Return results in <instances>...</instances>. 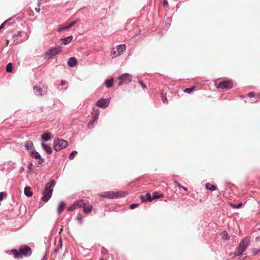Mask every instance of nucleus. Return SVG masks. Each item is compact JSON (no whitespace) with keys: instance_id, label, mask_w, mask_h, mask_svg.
Masks as SVG:
<instances>
[{"instance_id":"nucleus-55","label":"nucleus","mask_w":260,"mask_h":260,"mask_svg":"<svg viewBox=\"0 0 260 260\" xmlns=\"http://www.w3.org/2000/svg\"><path fill=\"white\" fill-rule=\"evenodd\" d=\"M35 10H36L37 12H40V8H35Z\"/></svg>"},{"instance_id":"nucleus-32","label":"nucleus","mask_w":260,"mask_h":260,"mask_svg":"<svg viewBox=\"0 0 260 260\" xmlns=\"http://www.w3.org/2000/svg\"><path fill=\"white\" fill-rule=\"evenodd\" d=\"M230 205L233 208L237 209L241 208L243 206V204L240 203L237 205H236L233 203H230Z\"/></svg>"},{"instance_id":"nucleus-26","label":"nucleus","mask_w":260,"mask_h":260,"mask_svg":"<svg viewBox=\"0 0 260 260\" xmlns=\"http://www.w3.org/2000/svg\"><path fill=\"white\" fill-rule=\"evenodd\" d=\"M30 156L36 159H38L41 156L40 154L37 152L36 149L32 150V151L30 152Z\"/></svg>"},{"instance_id":"nucleus-56","label":"nucleus","mask_w":260,"mask_h":260,"mask_svg":"<svg viewBox=\"0 0 260 260\" xmlns=\"http://www.w3.org/2000/svg\"><path fill=\"white\" fill-rule=\"evenodd\" d=\"M139 35H140V32L139 34H138L137 35H136L135 36H133L132 38L136 37V36H139Z\"/></svg>"},{"instance_id":"nucleus-1","label":"nucleus","mask_w":260,"mask_h":260,"mask_svg":"<svg viewBox=\"0 0 260 260\" xmlns=\"http://www.w3.org/2000/svg\"><path fill=\"white\" fill-rule=\"evenodd\" d=\"M10 253L14 255L15 258H19L22 256H27L30 255L31 249L30 247L27 245H23L19 247V251L15 249H13L10 251Z\"/></svg>"},{"instance_id":"nucleus-18","label":"nucleus","mask_w":260,"mask_h":260,"mask_svg":"<svg viewBox=\"0 0 260 260\" xmlns=\"http://www.w3.org/2000/svg\"><path fill=\"white\" fill-rule=\"evenodd\" d=\"M24 147L26 150H30V152L32 151V150L35 149L32 142L30 141H26L24 144Z\"/></svg>"},{"instance_id":"nucleus-15","label":"nucleus","mask_w":260,"mask_h":260,"mask_svg":"<svg viewBox=\"0 0 260 260\" xmlns=\"http://www.w3.org/2000/svg\"><path fill=\"white\" fill-rule=\"evenodd\" d=\"M41 146L47 154H51L52 153V149L50 146L42 143Z\"/></svg>"},{"instance_id":"nucleus-10","label":"nucleus","mask_w":260,"mask_h":260,"mask_svg":"<svg viewBox=\"0 0 260 260\" xmlns=\"http://www.w3.org/2000/svg\"><path fill=\"white\" fill-rule=\"evenodd\" d=\"M110 99L101 98L96 103V106L101 108H107L110 103Z\"/></svg>"},{"instance_id":"nucleus-57","label":"nucleus","mask_w":260,"mask_h":260,"mask_svg":"<svg viewBox=\"0 0 260 260\" xmlns=\"http://www.w3.org/2000/svg\"><path fill=\"white\" fill-rule=\"evenodd\" d=\"M238 260H242L240 257H239Z\"/></svg>"},{"instance_id":"nucleus-51","label":"nucleus","mask_w":260,"mask_h":260,"mask_svg":"<svg viewBox=\"0 0 260 260\" xmlns=\"http://www.w3.org/2000/svg\"><path fill=\"white\" fill-rule=\"evenodd\" d=\"M66 84L67 82L65 80H61L59 84V86H63L66 85Z\"/></svg>"},{"instance_id":"nucleus-58","label":"nucleus","mask_w":260,"mask_h":260,"mask_svg":"<svg viewBox=\"0 0 260 260\" xmlns=\"http://www.w3.org/2000/svg\"><path fill=\"white\" fill-rule=\"evenodd\" d=\"M101 260H104L103 259H101Z\"/></svg>"},{"instance_id":"nucleus-54","label":"nucleus","mask_w":260,"mask_h":260,"mask_svg":"<svg viewBox=\"0 0 260 260\" xmlns=\"http://www.w3.org/2000/svg\"><path fill=\"white\" fill-rule=\"evenodd\" d=\"M47 256L46 254H45L41 260H47Z\"/></svg>"},{"instance_id":"nucleus-29","label":"nucleus","mask_w":260,"mask_h":260,"mask_svg":"<svg viewBox=\"0 0 260 260\" xmlns=\"http://www.w3.org/2000/svg\"><path fill=\"white\" fill-rule=\"evenodd\" d=\"M163 196L162 194H160L158 192L155 191L152 194V200L157 199L161 198Z\"/></svg>"},{"instance_id":"nucleus-33","label":"nucleus","mask_w":260,"mask_h":260,"mask_svg":"<svg viewBox=\"0 0 260 260\" xmlns=\"http://www.w3.org/2000/svg\"><path fill=\"white\" fill-rule=\"evenodd\" d=\"M194 89L195 87L194 86H192L190 88H187L184 89V92L190 94L192 92L193 90H194Z\"/></svg>"},{"instance_id":"nucleus-34","label":"nucleus","mask_w":260,"mask_h":260,"mask_svg":"<svg viewBox=\"0 0 260 260\" xmlns=\"http://www.w3.org/2000/svg\"><path fill=\"white\" fill-rule=\"evenodd\" d=\"M96 121H97V120H94V119H93V118H92V119H91V120L89 121V122L88 123V124H87V127H88V128H92V127H93V125L94 123L95 122H96Z\"/></svg>"},{"instance_id":"nucleus-30","label":"nucleus","mask_w":260,"mask_h":260,"mask_svg":"<svg viewBox=\"0 0 260 260\" xmlns=\"http://www.w3.org/2000/svg\"><path fill=\"white\" fill-rule=\"evenodd\" d=\"M77 23V20H74V21H73L72 22L69 23L65 26L66 29L67 30V29L71 28Z\"/></svg>"},{"instance_id":"nucleus-17","label":"nucleus","mask_w":260,"mask_h":260,"mask_svg":"<svg viewBox=\"0 0 260 260\" xmlns=\"http://www.w3.org/2000/svg\"><path fill=\"white\" fill-rule=\"evenodd\" d=\"M52 134L51 133L47 132L44 133L41 136L42 140L44 142H47L49 141L51 139Z\"/></svg>"},{"instance_id":"nucleus-50","label":"nucleus","mask_w":260,"mask_h":260,"mask_svg":"<svg viewBox=\"0 0 260 260\" xmlns=\"http://www.w3.org/2000/svg\"><path fill=\"white\" fill-rule=\"evenodd\" d=\"M163 6L165 7L168 6V2L167 0H164L162 2Z\"/></svg>"},{"instance_id":"nucleus-25","label":"nucleus","mask_w":260,"mask_h":260,"mask_svg":"<svg viewBox=\"0 0 260 260\" xmlns=\"http://www.w3.org/2000/svg\"><path fill=\"white\" fill-rule=\"evenodd\" d=\"M82 207L83 208V211L85 213H90L92 211V205L86 206L85 202H84V205Z\"/></svg>"},{"instance_id":"nucleus-47","label":"nucleus","mask_w":260,"mask_h":260,"mask_svg":"<svg viewBox=\"0 0 260 260\" xmlns=\"http://www.w3.org/2000/svg\"><path fill=\"white\" fill-rule=\"evenodd\" d=\"M38 159H39L38 163L39 164L41 165L43 163L44 159L42 157H41V156H40V158H38Z\"/></svg>"},{"instance_id":"nucleus-40","label":"nucleus","mask_w":260,"mask_h":260,"mask_svg":"<svg viewBox=\"0 0 260 260\" xmlns=\"http://www.w3.org/2000/svg\"><path fill=\"white\" fill-rule=\"evenodd\" d=\"M67 30L65 26L60 25L57 29V31L61 32L63 30Z\"/></svg>"},{"instance_id":"nucleus-3","label":"nucleus","mask_w":260,"mask_h":260,"mask_svg":"<svg viewBox=\"0 0 260 260\" xmlns=\"http://www.w3.org/2000/svg\"><path fill=\"white\" fill-rule=\"evenodd\" d=\"M62 51V47L58 46L48 49L45 53V59H49L54 56L59 54Z\"/></svg>"},{"instance_id":"nucleus-37","label":"nucleus","mask_w":260,"mask_h":260,"mask_svg":"<svg viewBox=\"0 0 260 260\" xmlns=\"http://www.w3.org/2000/svg\"><path fill=\"white\" fill-rule=\"evenodd\" d=\"M251 252L254 255H257L260 252V248L258 249L253 248L251 250Z\"/></svg>"},{"instance_id":"nucleus-28","label":"nucleus","mask_w":260,"mask_h":260,"mask_svg":"<svg viewBox=\"0 0 260 260\" xmlns=\"http://www.w3.org/2000/svg\"><path fill=\"white\" fill-rule=\"evenodd\" d=\"M92 114L93 115V119L97 120L99 116V110L98 109H93Z\"/></svg>"},{"instance_id":"nucleus-41","label":"nucleus","mask_w":260,"mask_h":260,"mask_svg":"<svg viewBox=\"0 0 260 260\" xmlns=\"http://www.w3.org/2000/svg\"><path fill=\"white\" fill-rule=\"evenodd\" d=\"M7 194L4 192H0V201H2L5 197H6Z\"/></svg>"},{"instance_id":"nucleus-5","label":"nucleus","mask_w":260,"mask_h":260,"mask_svg":"<svg viewBox=\"0 0 260 260\" xmlns=\"http://www.w3.org/2000/svg\"><path fill=\"white\" fill-rule=\"evenodd\" d=\"M69 145L68 142L66 140L60 139H56L54 140L53 149L55 151H58L65 148Z\"/></svg>"},{"instance_id":"nucleus-6","label":"nucleus","mask_w":260,"mask_h":260,"mask_svg":"<svg viewBox=\"0 0 260 260\" xmlns=\"http://www.w3.org/2000/svg\"><path fill=\"white\" fill-rule=\"evenodd\" d=\"M124 193L122 192L106 191L100 195L103 197L108 199H118L124 197Z\"/></svg>"},{"instance_id":"nucleus-53","label":"nucleus","mask_w":260,"mask_h":260,"mask_svg":"<svg viewBox=\"0 0 260 260\" xmlns=\"http://www.w3.org/2000/svg\"><path fill=\"white\" fill-rule=\"evenodd\" d=\"M181 188L182 189H183L184 191H187V190H188L187 188H186V187H184V186H183L182 185V186L181 187Z\"/></svg>"},{"instance_id":"nucleus-20","label":"nucleus","mask_w":260,"mask_h":260,"mask_svg":"<svg viewBox=\"0 0 260 260\" xmlns=\"http://www.w3.org/2000/svg\"><path fill=\"white\" fill-rule=\"evenodd\" d=\"M73 37L72 36L61 38L60 41L62 42V44L68 45L73 39Z\"/></svg>"},{"instance_id":"nucleus-43","label":"nucleus","mask_w":260,"mask_h":260,"mask_svg":"<svg viewBox=\"0 0 260 260\" xmlns=\"http://www.w3.org/2000/svg\"><path fill=\"white\" fill-rule=\"evenodd\" d=\"M32 162H30V163H28V165H27V168L28 169V172H30L32 171Z\"/></svg>"},{"instance_id":"nucleus-16","label":"nucleus","mask_w":260,"mask_h":260,"mask_svg":"<svg viewBox=\"0 0 260 260\" xmlns=\"http://www.w3.org/2000/svg\"><path fill=\"white\" fill-rule=\"evenodd\" d=\"M244 251L241 249L239 247H237L235 251L234 254L236 256H244L243 259H244L246 256V253H243Z\"/></svg>"},{"instance_id":"nucleus-21","label":"nucleus","mask_w":260,"mask_h":260,"mask_svg":"<svg viewBox=\"0 0 260 260\" xmlns=\"http://www.w3.org/2000/svg\"><path fill=\"white\" fill-rule=\"evenodd\" d=\"M55 183L56 181L54 180H51L46 184L45 189L47 190L53 189L52 187L54 186Z\"/></svg>"},{"instance_id":"nucleus-2","label":"nucleus","mask_w":260,"mask_h":260,"mask_svg":"<svg viewBox=\"0 0 260 260\" xmlns=\"http://www.w3.org/2000/svg\"><path fill=\"white\" fill-rule=\"evenodd\" d=\"M47 87L43 84H37L33 88V91L35 95L37 96H43L47 93Z\"/></svg>"},{"instance_id":"nucleus-38","label":"nucleus","mask_w":260,"mask_h":260,"mask_svg":"<svg viewBox=\"0 0 260 260\" xmlns=\"http://www.w3.org/2000/svg\"><path fill=\"white\" fill-rule=\"evenodd\" d=\"M222 239H224L225 240H227L229 238L227 232L226 231H225L222 232Z\"/></svg>"},{"instance_id":"nucleus-7","label":"nucleus","mask_w":260,"mask_h":260,"mask_svg":"<svg viewBox=\"0 0 260 260\" xmlns=\"http://www.w3.org/2000/svg\"><path fill=\"white\" fill-rule=\"evenodd\" d=\"M119 82L118 84V86H121L124 84H128L130 83L132 80V76L128 73H124L122 74L118 77Z\"/></svg>"},{"instance_id":"nucleus-27","label":"nucleus","mask_w":260,"mask_h":260,"mask_svg":"<svg viewBox=\"0 0 260 260\" xmlns=\"http://www.w3.org/2000/svg\"><path fill=\"white\" fill-rule=\"evenodd\" d=\"M113 78H111L110 79L106 80L105 82V86L108 88H111L113 86Z\"/></svg>"},{"instance_id":"nucleus-24","label":"nucleus","mask_w":260,"mask_h":260,"mask_svg":"<svg viewBox=\"0 0 260 260\" xmlns=\"http://www.w3.org/2000/svg\"><path fill=\"white\" fill-rule=\"evenodd\" d=\"M66 203L63 201H61L57 208V213L60 214L62 210L65 208Z\"/></svg>"},{"instance_id":"nucleus-45","label":"nucleus","mask_w":260,"mask_h":260,"mask_svg":"<svg viewBox=\"0 0 260 260\" xmlns=\"http://www.w3.org/2000/svg\"><path fill=\"white\" fill-rule=\"evenodd\" d=\"M138 83L142 86L143 89H147L146 85L143 83L142 81H139Z\"/></svg>"},{"instance_id":"nucleus-49","label":"nucleus","mask_w":260,"mask_h":260,"mask_svg":"<svg viewBox=\"0 0 260 260\" xmlns=\"http://www.w3.org/2000/svg\"><path fill=\"white\" fill-rule=\"evenodd\" d=\"M59 247H56L54 250H53V253L54 254V255H56L58 251H59Z\"/></svg>"},{"instance_id":"nucleus-23","label":"nucleus","mask_w":260,"mask_h":260,"mask_svg":"<svg viewBox=\"0 0 260 260\" xmlns=\"http://www.w3.org/2000/svg\"><path fill=\"white\" fill-rule=\"evenodd\" d=\"M205 186L207 189L212 191H215L217 189V187L215 185L212 184L210 183H207Z\"/></svg>"},{"instance_id":"nucleus-13","label":"nucleus","mask_w":260,"mask_h":260,"mask_svg":"<svg viewBox=\"0 0 260 260\" xmlns=\"http://www.w3.org/2000/svg\"><path fill=\"white\" fill-rule=\"evenodd\" d=\"M140 199L142 202H150L152 201V197L149 192H147L145 196L141 195Z\"/></svg>"},{"instance_id":"nucleus-22","label":"nucleus","mask_w":260,"mask_h":260,"mask_svg":"<svg viewBox=\"0 0 260 260\" xmlns=\"http://www.w3.org/2000/svg\"><path fill=\"white\" fill-rule=\"evenodd\" d=\"M24 194L27 197H30L32 196V192L31 190V188L29 186H26L24 189Z\"/></svg>"},{"instance_id":"nucleus-39","label":"nucleus","mask_w":260,"mask_h":260,"mask_svg":"<svg viewBox=\"0 0 260 260\" xmlns=\"http://www.w3.org/2000/svg\"><path fill=\"white\" fill-rule=\"evenodd\" d=\"M170 22H171L170 19L169 18L168 19V22H166L165 24L164 25L165 29H168L169 28V27L170 26Z\"/></svg>"},{"instance_id":"nucleus-46","label":"nucleus","mask_w":260,"mask_h":260,"mask_svg":"<svg viewBox=\"0 0 260 260\" xmlns=\"http://www.w3.org/2000/svg\"><path fill=\"white\" fill-rule=\"evenodd\" d=\"M162 101L164 103L168 104V100L166 96L162 94Z\"/></svg>"},{"instance_id":"nucleus-4","label":"nucleus","mask_w":260,"mask_h":260,"mask_svg":"<svg viewBox=\"0 0 260 260\" xmlns=\"http://www.w3.org/2000/svg\"><path fill=\"white\" fill-rule=\"evenodd\" d=\"M126 50V46L124 44H120L113 47L111 51V57L112 59L122 54Z\"/></svg>"},{"instance_id":"nucleus-44","label":"nucleus","mask_w":260,"mask_h":260,"mask_svg":"<svg viewBox=\"0 0 260 260\" xmlns=\"http://www.w3.org/2000/svg\"><path fill=\"white\" fill-rule=\"evenodd\" d=\"M77 219L80 224H82V218L80 214H78L77 216Z\"/></svg>"},{"instance_id":"nucleus-36","label":"nucleus","mask_w":260,"mask_h":260,"mask_svg":"<svg viewBox=\"0 0 260 260\" xmlns=\"http://www.w3.org/2000/svg\"><path fill=\"white\" fill-rule=\"evenodd\" d=\"M21 36V32L18 31L16 34L13 35V39L14 40H17L18 38Z\"/></svg>"},{"instance_id":"nucleus-52","label":"nucleus","mask_w":260,"mask_h":260,"mask_svg":"<svg viewBox=\"0 0 260 260\" xmlns=\"http://www.w3.org/2000/svg\"><path fill=\"white\" fill-rule=\"evenodd\" d=\"M174 182L175 183V184L178 186L180 188H181V187L182 186V185L179 183L178 182H177V181H175Z\"/></svg>"},{"instance_id":"nucleus-8","label":"nucleus","mask_w":260,"mask_h":260,"mask_svg":"<svg viewBox=\"0 0 260 260\" xmlns=\"http://www.w3.org/2000/svg\"><path fill=\"white\" fill-rule=\"evenodd\" d=\"M233 87L232 80H228L221 81L217 86V88L228 90Z\"/></svg>"},{"instance_id":"nucleus-42","label":"nucleus","mask_w":260,"mask_h":260,"mask_svg":"<svg viewBox=\"0 0 260 260\" xmlns=\"http://www.w3.org/2000/svg\"><path fill=\"white\" fill-rule=\"evenodd\" d=\"M138 206H139V204H137V203L132 204L129 206V209H134L136 208L137 207H138Z\"/></svg>"},{"instance_id":"nucleus-19","label":"nucleus","mask_w":260,"mask_h":260,"mask_svg":"<svg viewBox=\"0 0 260 260\" xmlns=\"http://www.w3.org/2000/svg\"><path fill=\"white\" fill-rule=\"evenodd\" d=\"M77 63V59L74 57H70L68 61V65L70 67H75Z\"/></svg>"},{"instance_id":"nucleus-12","label":"nucleus","mask_w":260,"mask_h":260,"mask_svg":"<svg viewBox=\"0 0 260 260\" xmlns=\"http://www.w3.org/2000/svg\"><path fill=\"white\" fill-rule=\"evenodd\" d=\"M250 244L249 240L248 238H243L239 243L238 247H239L243 251H245L248 248Z\"/></svg>"},{"instance_id":"nucleus-31","label":"nucleus","mask_w":260,"mask_h":260,"mask_svg":"<svg viewBox=\"0 0 260 260\" xmlns=\"http://www.w3.org/2000/svg\"><path fill=\"white\" fill-rule=\"evenodd\" d=\"M6 70L8 73H11L13 70V64L11 62L9 63L7 65Z\"/></svg>"},{"instance_id":"nucleus-11","label":"nucleus","mask_w":260,"mask_h":260,"mask_svg":"<svg viewBox=\"0 0 260 260\" xmlns=\"http://www.w3.org/2000/svg\"><path fill=\"white\" fill-rule=\"evenodd\" d=\"M53 189H44L42 192L43 197L41 200L44 202H47L52 196Z\"/></svg>"},{"instance_id":"nucleus-14","label":"nucleus","mask_w":260,"mask_h":260,"mask_svg":"<svg viewBox=\"0 0 260 260\" xmlns=\"http://www.w3.org/2000/svg\"><path fill=\"white\" fill-rule=\"evenodd\" d=\"M247 96L249 98H253V97H256V100H252L251 101V103H255L257 102L259 100H260V94H255L253 92H249L247 94Z\"/></svg>"},{"instance_id":"nucleus-48","label":"nucleus","mask_w":260,"mask_h":260,"mask_svg":"<svg viewBox=\"0 0 260 260\" xmlns=\"http://www.w3.org/2000/svg\"><path fill=\"white\" fill-rule=\"evenodd\" d=\"M10 19H8L7 20H6L5 21H4L1 25H0V29H1L2 28H3L4 26V25L7 23V22L10 20Z\"/></svg>"},{"instance_id":"nucleus-35","label":"nucleus","mask_w":260,"mask_h":260,"mask_svg":"<svg viewBox=\"0 0 260 260\" xmlns=\"http://www.w3.org/2000/svg\"><path fill=\"white\" fill-rule=\"evenodd\" d=\"M77 154V151H73L69 155V158L70 160H72L74 158L75 156Z\"/></svg>"},{"instance_id":"nucleus-9","label":"nucleus","mask_w":260,"mask_h":260,"mask_svg":"<svg viewBox=\"0 0 260 260\" xmlns=\"http://www.w3.org/2000/svg\"><path fill=\"white\" fill-rule=\"evenodd\" d=\"M84 205V201L83 200H79L75 202L72 205L68 207V211L71 212L76 209L82 208Z\"/></svg>"}]
</instances>
